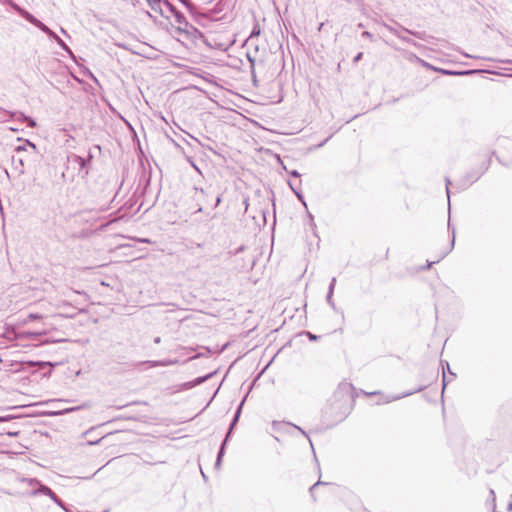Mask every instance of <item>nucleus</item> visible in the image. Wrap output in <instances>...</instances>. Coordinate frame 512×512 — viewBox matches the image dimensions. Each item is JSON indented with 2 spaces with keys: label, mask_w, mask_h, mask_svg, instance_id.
<instances>
[{
  "label": "nucleus",
  "mask_w": 512,
  "mask_h": 512,
  "mask_svg": "<svg viewBox=\"0 0 512 512\" xmlns=\"http://www.w3.org/2000/svg\"><path fill=\"white\" fill-rule=\"evenodd\" d=\"M24 481L27 482L32 487H38L33 492V495L44 494V495L50 497L58 506H60L61 508H64L63 502L56 496V494L49 487L41 484L36 479H25Z\"/></svg>",
  "instance_id": "obj_1"
},
{
  "label": "nucleus",
  "mask_w": 512,
  "mask_h": 512,
  "mask_svg": "<svg viewBox=\"0 0 512 512\" xmlns=\"http://www.w3.org/2000/svg\"><path fill=\"white\" fill-rule=\"evenodd\" d=\"M156 4H158V13L166 18L171 19L172 13L174 12V6L169 3L167 0H156Z\"/></svg>",
  "instance_id": "obj_2"
},
{
  "label": "nucleus",
  "mask_w": 512,
  "mask_h": 512,
  "mask_svg": "<svg viewBox=\"0 0 512 512\" xmlns=\"http://www.w3.org/2000/svg\"><path fill=\"white\" fill-rule=\"evenodd\" d=\"M8 113H9L10 117L16 118L17 121L27 122L28 126L31 128H34L37 125L36 121L33 118L26 116L22 112H8Z\"/></svg>",
  "instance_id": "obj_3"
},
{
  "label": "nucleus",
  "mask_w": 512,
  "mask_h": 512,
  "mask_svg": "<svg viewBox=\"0 0 512 512\" xmlns=\"http://www.w3.org/2000/svg\"><path fill=\"white\" fill-rule=\"evenodd\" d=\"M29 23L33 24L37 28H39L41 31H43L45 34H47L49 37L54 36V32L47 27L44 23H42L40 20H38L33 15L30 16V19L28 20Z\"/></svg>",
  "instance_id": "obj_4"
},
{
  "label": "nucleus",
  "mask_w": 512,
  "mask_h": 512,
  "mask_svg": "<svg viewBox=\"0 0 512 512\" xmlns=\"http://www.w3.org/2000/svg\"><path fill=\"white\" fill-rule=\"evenodd\" d=\"M12 164L14 166V169L19 173H24V160L21 157V155L13 154L12 155Z\"/></svg>",
  "instance_id": "obj_5"
},
{
  "label": "nucleus",
  "mask_w": 512,
  "mask_h": 512,
  "mask_svg": "<svg viewBox=\"0 0 512 512\" xmlns=\"http://www.w3.org/2000/svg\"><path fill=\"white\" fill-rule=\"evenodd\" d=\"M9 5L19 14L21 15L24 19H26L27 21L30 19V16H32L31 13H29L27 10L21 8L19 5H17L16 3L12 2V1H9Z\"/></svg>",
  "instance_id": "obj_6"
},
{
  "label": "nucleus",
  "mask_w": 512,
  "mask_h": 512,
  "mask_svg": "<svg viewBox=\"0 0 512 512\" xmlns=\"http://www.w3.org/2000/svg\"><path fill=\"white\" fill-rule=\"evenodd\" d=\"M172 17L175 18V22L178 24V28L182 29V26H186L187 22L182 13L174 9V12L172 13Z\"/></svg>",
  "instance_id": "obj_7"
},
{
  "label": "nucleus",
  "mask_w": 512,
  "mask_h": 512,
  "mask_svg": "<svg viewBox=\"0 0 512 512\" xmlns=\"http://www.w3.org/2000/svg\"><path fill=\"white\" fill-rule=\"evenodd\" d=\"M50 38L54 39L56 41V43L63 49L65 50L66 52H68L69 54H72L70 48L66 45V43L59 37L57 36L55 33H54V36H51Z\"/></svg>",
  "instance_id": "obj_8"
},
{
  "label": "nucleus",
  "mask_w": 512,
  "mask_h": 512,
  "mask_svg": "<svg viewBox=\"0 0 512 512\" xmlns=\"http://www.w3.org/2000/svg\"><path fill=\"white\" fill-rule=\"evenodd\" d=\"M26 146L31 147L34 151L36 150V146H35V144H33L32 142H30L29 140H27L25 145L18 146V147L15 149V153H14V154L21 155V153H22V152H24V151L26 150Z\"/></svg>",
  "instance_id": "obj_9"
},
{
  "label": "nucleus",
  "mask_w": 512,
  "mask_h": 512,
  "mask_svg": "<svg viewBox=\"0 0 512 512\" xmlns=\"http://www.w3.org/2000/svg\"><path fill=\"white\" fill-rule=\"evenodd\" d=\"M435 71H439L441 72L442 74H445V75H464V74H471L473 73L474 71H464V72H454V71H449V70H445V69H438V68H434Z\"/></svg>",
  "instance_id": "obj_10"
},
{
  "label": "nucleus",
  "mask_w": 512,
  "mask_h": 512,
  "mask_svg": "<svg viewBox=\"0 0 512 512\" xmlns=\"http://www.w3.org/2000/svg\"><path fill=\"white\" fill-rule=\"evenodd\" d=\"M288 185L290 186V188L292 189V191L295 193V195L297 196V198L303 203V205L307 208V205H306V202L304 200V197L303 195L301 194L300 190L295 188L293 186V184L291 182H288Z\"/></svg>",
  "instance_id": "obj_11"
},
{
  "label": "nucleus",
  "mask_w": 512,
  "mask_h": 512,
  "mask_svg": "<svg viewBox=\"0 0 512 512\" xmlns=\"http://www.w3.org/2000/svg\"><path fill=\"white\" fill-rule=\"evenodd\" d=\"M229 435H230V431L228 432L224 442L222 443V446H221L220 451H219L218 456H217L216 466L220 465L221 458H222L223 453H224V447H225V444L227 442V439H228Z\"/></svg>",
  "instance_id": "obj_12"
},
{
  "label": "nucleus",
  "mask_w": 512,
  "mask_h": 512,
  "mask_svg": "<svg viewBox=\"0 0 512 512\" xmlns=\"http://www.w3.org/2000/svg\"><path fill=\"white\" fill-rule=\"evenodd\" d=\"M176 360H162V361H154L153 366H169L176 364Z\"/></svg>",
  "instance_id": "obj_13"
},
{
  "label": "nucleus",
  "mask_w": 512,
  "mask_h": 512,
  "mask_svg": "<svg viewBox=\"0 0 512 512\" xmlns=\"http://www.w3.org/2000/svg\"><path fill=\"white\" fill-rule=\"evenodd\" d=\"M412 58H414L416 61H418L419 63H421V64H422L424 67H426V68L433 69V70H434V68H435V67H433L431 64H429L428 62H426V61H424V60L420 59L419 57H417V56H416V55H414V54H411V59H412Z\"/></svg>",
  "instance_id": "obj_14"
},
{
  "label": "nucleus",
  "mask_w": 512,
  "mask_h": 512,
  "mask_svg": "<svg viewBox=\"0 0 512 512\" xmlns=\"http://www.w3.org/2000/svg\"><path fill=\"white\" fill-rule=\"evenodd\" d=\"M209 377H210V375H207V376H204V377H199V378L195 379L193 382L189 383L188 386L189 387H193L195 385H199L202 382L206 381Z\"/></svg>",
  "instance_id": "obj_15"
},
{
  "label": "nucleus",
  "mask_w": 512,
  "mask_h": 512,
  "mask_svg": "<svg viewBox=\"0 0 512 512\" xmlns=\"http://www.w3.org/2000/svg\"><path fill=\"white\" fill-rule=\"evenodd\" d=\"M398 38L401 39L402 41L406 42V43L412 44V45H414L416 47L418 46V44L416 42H414L412 39H410L408 37L403 36L402 34L398 35Z\"/></svg>",
  "instance_id": "obj_16"
},
{
  "label": "nucleus",
  "mask_w": 512,
  "mask_h": 512,
  "mask_svg": "<svg viewBox=\"0 0 512 512\" xmlns=\"http://www.w3.org/2000/svg\"><path fill=\"white\" fill-rule=\"evenodd\" d=\"M243 405V402L240 404L236 414H235V417L233 419V422L231 423V427H230V430L233 428V426L235 425V423L237 422L238 418H239V415H240V412H241V407Z\"/></svg>",
  "instance_id": "obj_17"
},
{
  "label": "nucleus",
  "mask_w": 512,
  "mask_h": 512,
  "mask_svg": "<svg viewBox=\"0 0 512 512\" xmlns=\"http://www.w3.org/2000/svg\"><path fill=\"white\" fill-rule=\"evenodd\" d=\"M384 26H385V28H386L389 32H391V33H392V34H394L395 36H397V37H398V35H401V33L399 32V30H397L396 28H394V27H392V26H389V25H386V24H385Z\"/></svg>",
  "instance_id": "obj_18"
},
{
  "label": "nucleus",
  "mask_w": 512,
  "mask_h": 512,
  "mask_svg": "<svg viewBox=\"0 0 512 512\" xmlns=\"http://www.w3.org/2000/svg\"><path fill=\"white\" fill-rule=\"evenodd\" d=\"M260 35V27L259 25H255L250 34V38Z\"/></svg>",
  "instance_id": "obj_19"
},
{
  "label": "nucleus",
  "mask_w": 512,
  "mask_h": 512,
  "mask_svg": "<svg viewBox=\"0 0 512 512\" xmlns=\"http://www.w3.org/2000/svg\"><path fill=\"white\" fill-rule=\"evenodd\" d=\"M147 1L149 2L152 11H154L155 13H158V4H156V0H147Z\"/></svg>",
  "instance_id": "obj_20"
},
{
  "label": "nucleus",
  "mask_w": 512,
  "mask_h": 512,
  "mask_svg": "<svg viewBox=\"0 0 512 512\" xmlns=\"http://www.w3.org/2000/svg\"><path fill=\"white\" fill-rule=\"evenodd\" d=\"M335 285H336V278L333 277L331 282H330V284H329V289H328V292H330V294L334 293Z\"/></svg>",
  "instance_id": "obj_21"
},
{
  "label": "nucleus",
  "mask_w": 512,
  "mask_h": 512,
  "mask_svg": "<svg viewBox=\"0 0 512 512\" xmlns=\"http://www.w3.org/2000/svg\"><path fill=\"white\" fill-rule=\"evenodd\" d=\"M108 209H109V205H107V204H103V205L98 206V207H97V208H95L94 210H95L96 212H105V211H107Z\"/></svg>",
  "instance_id": "obj_22"
},
{
  "label": "nucleus",
  "mask_w": 512,
  "mask_h": 512,
  "mask_svg": "<svg viewBox=\"0 0 512 512\" xmlns=\"http://www.w3.org/2000/svg\"><path fill=\"white\" fill-rule=\"evenodd\" d=\"M332 296L333 294H330V292L327 293V297H326V300L328 302V304L332 307H335V303L334 301L332 300Z\"/></svg>",
  "instance_id": "obj_23"
},
{
  "label": "nucleus",
  "mask_w": 512,
  "mask_h": 512,
  "mask_svg": "<svg viewBox=\"0 0 512 512\" xmlns=\"http://www.w3.org/2000/svg\"><path fill=\"white\" fill-rule=\"evenodd\" d=\"M83 407H85V405H83ZM81 408H82V406H81ZM78 409H80V407L67 408V409L63 410L62 412H59L58 414L69 413L72 411H76Z\"/></svg>",
  "instance_id": "obj_24"
},
{
  "label": "nucleus",
  "mask_w": 512,
  "mask_h": 512,
  "mask_svg": "<svg viewBox=\"0 0 512 512\" xmlns=\"http://www.w3.org/2000/svg\"><path fill=\"white\" fill-rule=\"evenodd\" d=\"M490 496H491V501H492V505H493V508H495L496 506V496H495V492L494 490H490Z\"/></svg>",
  "instance_id": "obj_25"
},
{
  "label": "nucleus",
  "mask_w": 512,
  "mask_h": 512,
  "mask_svg": "<svg viewBox=\"0 0 512 512\" xmlns=\"http://www.w3.org/2000/svg\"><path fill=\"white\" fill-rule=\"evenodd\" d=\"M135 240L139 243H146V244H151L152 241L148 238H135Z\"/></svg>",
  "instance_id": "obj_26"
},
{
  "label": "nucleus",
  "mask_w": 512,
  "mask_h": 512,
  "mask_svg": "<svg viewBox=\"0 0 512 512\" xmlns=\"http://www.w3.org/2000/svg\"><path fill=\"white\" fill-rule=\"evenodd\" d=\"M28 318H29L30 320H38V319H41V318H42V316H41L40 314H34V313H31V314H29V315H28Z\"/></svg>",
  "instance_id": "obj_27"
},
{
  "label": "nucleus",
  "mask_w": 512,
  "mask_h": 512,
  "mask_svg": "<svg viewBox=\"0 0 512 512\" xmlns=\"http://www.w3.org/2000/svg\"><path fill=\"white\" fill-rule=\"evenodd\" d=\"M410 394H411V393H405V394H403L402 396H395V397H391L390 399H388V400H387V402H391V401H394V400H398V399H400V398H402V397H405V396H408V395H410Z\"/></svg>",
  "instance_id": "obj_28"
},
{
  "label": "nucleus",
  "mask_w": 512,
  "mask_h": 512,
  "mask_svg": "<svg viewBox=\"0 0 512 512\" xmlns=\"http://www.w3.org/2000/svg\"><path fill=\"white\" fill-rule=\"evenodd\" d=\"M308 217H309V223H310V226H311L312 228H315V227H316V224H315V222H314V218H313L312 214L308 213Z\"/></svg>",
  "instance_id": "obj_29"
},
{
  "label": "nucleus",
  "mask_w": 512,
  "mask_h": 512,
  "mask_svg": "<svg viewBox=\"0 0 512 512\" xmlns=\"http://www.w3.org/2000/svg\"><path fill=\"white\" fill-rule=\"evenodd\" d=\"M362 37H364V38H368V39H370V40H372V39H373V35H372L369 31H364V32L362 33Z\"/></svg>",
  "instance_id": "obj_30"
},
{
  "label": "nucleus",
  "mask_w": 512,
  "mask_h": 512,
  "mask_svg": "<svg viewBox=\"0 0 512 512\" xmlns=\"http://www.w3.org/2000/svg\"><path fill=\"white\" fill-rule=\"evenodd\" d=\"M325 483L324 482H321V481H318L316 482L311 488H310V492L313 494V491L314 489L319 486V485H324Z\"/></svg>",
  "instance_id": "obj_31"
},
{
  "label": "nucleus",
  "mask_w": 512,
  "mask_h": 512,
  "mask_svg": "<svg viewBox=\"0 0 512 512\" xmlns=\"http://www.w3.org/2000/svg\"><path fill=\"white\" fill-rule=\"evenodd\" d=\"M445 181H446L447 196L449 197V185H450L451 182H450V179L448 177L445 179Z\"/></svg>",
  "instance_id": "obj_32"
},
{
  "label": "nucleus",
  "mask_w": 512,
  "mask_h": 512,
  "mask_svg": "<svg viewBox=\"0 0 512 512\" xmlns=\"http://www.w3.org/2000/svg\"><path fill=\"white\" fill-rule=\"evenodd\" d=\"M454 242H455V235L453 234V237H452V241H451L450 248L448 249V251H447L444 255H446L448 252H450V251H451V249H452V248H453V246H454Z\"/></svg>",
  "instance_id": "obj_33"
},
{
  "label": "nucleus",
  "mask_w": 512,
  "mask_h": 512,
  "mask_svg": "<svg viewBox=\"0 0 512 512\" xmlns=\"http://www.w3.org/2000/svg\"><path fill=\"white\" fill-rule=\"evenodd\" d=\"M290 175L293 176V177H300V173L296 170H292L290 171Z\"/></svg>",
  "instance_id": "obj_34"
},
{
  "label": "nucleus",
  "mask_w": 512,
  "mask_h": 512,
  "mask_svg": "<svg viewBox=\"0 0 512 512\" xmlns=\"http://www.w3.org/2000/svg\"><path fill=\"white\" fill-rule=\"evenodd\" d=\"M363 53L360 52L354 57V62H358L362 58Z\"/></svg>",
  "instance_id": "obj_35"
},
{
  "label": "nucleus",
  "mask_w": 512,
  "mask_h": 512,
  "mask_svg": "<svg viewBox=\"0 0 512 512\" xmlns=\"http://www.w3.org/2000/svg\"><path fill=\"white\" fill-rule=\"evenodd\" d=\"M194 189H195V191H196L197 193H200V194H202V195H206V192H205V190H204V189H202V188H200V189H199V188H197V187H195Z\"/></svg>",
  "instance_id": "obj_36"
},
{
  "label": "nucleus",
  "mask_w": 512,
  "mask_h": 512,
  "mask_svg": "<svg viewBox=\"0 0 512 512\" xmlns=\"http://www.w3.org/2000/svg\"><path fill=\"white\" fill-rule=\"evenodd\" d=\"M77 160H78V162H79V164H80L81 166H84V165H85V160H84L83 158H81V157H77Z\"/></svg>",
  "instance_id": "obj_37"
},
{
  "label": "nucleus",
  "mask_w": 512,
  "mask_h": 512,
  "mask_svg": "<svg viewBox=\"0 0 512 512\" xmlns=\"http://www.w3.org/2000/svg\"><path fill=\"white\" fill-rule=\"evenodd\" d=\"M222 201V198L221 196H218L217 199H216V202H215V207H217Z\"/></svg>",
  "instance_id": "obj_38"
},
{
  "label": "nucleus",
  "mask_w": 512,
  "mask_h": 512,
  "mask_svg": "<svg viewBox=\"0 0 512 512\" xmlns=\"http://www.w3.org/2000/svg\"><path fill=\"white\" fill-rule=\"evenodd\" d=\"M160 342H161V338L160 337H156L154 339V343L159 344Z\"/></svg>",
  "instance_id": "obj_39"
},
{
  "label": "nucleus",
  "mask_w": 512,
  "mask_h": 512,
  "mask_svg": "<svg viewBox=\"0 0 512 512\" xmlns=\"http://www.w3.org/2000/svg\"><path fill=\"white\" fill-rule=\"evenodd\" d=\"M445 386H446V377H445V374L443 375V390L445 389Z\"/></svg>",
  "instance_id": "obj_40"
},
{
  "label": "nucleus",
  "mask_w": 512,
  "mask_h": 512,
  "mask_svg": "<svg viewBox=\"0 0 512 512\" xmlns=\"http://www.w3.org/2000/svg\"><path fill=\"white\" fill-rule=\"evenodd\" d=\"M192 166H193V168H194L196 171H198V172L200 173V170H199V168L197 167V165H196V164L192 163Z\"/></svg>",
  "instance_id": "obj_41"
},
{
  "label": "nucleus",
  "mask_w": 512,
  "mask_h": 512,
  "mask_svg": "<svg viewBox=\"0 0 512 512\" xmlns=\"http://www.w3.org/2000/svg\"><path fill=\"white\" fill-rule=\"evenodd\" d=\"M9 436H16L18 433L17 432H8L7 433Z\"/></svg>",
  "instance_id": "obj_42"
},
{
  "label": "nucleus",
  "mask_w": 512,
  "mask_h": 512,
  "mask_svg": "<svg viewBox=\"0 0 512 512\" xmlns=\"http://www.w3.org/2000/svg\"><path fill=\"white\" fill-rule=\"evenodd\" d=\"M507 510L512 511V502L508 504Z\"/></svg>",
  "instance_id": "obj_43"
},
{
  "label": "nucleus",
  "mask_w": 512,
  "mask_h": 512,
  "mask_svg": "<svg viewBox=\"0 0 512 512\" xmlns=\"http://www.w3.org/2000/svg\"><path fill=\"white\" fill-rule=\"evenodd\" d=\"M403 31H405V32H407V33H411V34H413V35H416V33H413V32H411L410 30L405 29V28H403Z\"/></svg>",
  "instance_id": "obj_44"
},
{
  "label": "nucleus",
  "mask_w": 512,
  "mask_h": 512,
  "mask_svg": "<svg viewBox=\"0 0 512 512\" xmlns=\"http://www.w3.org/2000/svg\"><path fill=\"white\" fill-rule=\"evenodd\" d=\"M248 59H249V62L251 63V65L253 66L254 65V60L250 56H248Z\"/></svg>",
  "instance_id": "obj_45"
},
{
  "label": "nucleus",
  "mask_w": 512,
  "mask_h": 512,
  "mask_svg": "<svg viewBox=\"0 0 512 512\" xmlns=\"http://www.w3.org/2000/svg\"><path fill=\"white\" fill-rule=\"evenodd\" d=\"M10 129H11V131H14V132H18V131H19V129H18V128H16V127H12V128H10Z\"/></svg>",
  "instance_id": "obj_46"
},
{
  "label": "nucleus",
  "mask_w": 512,
  "mask_h": 512,
  "mask_svg": "<svg viewBox=\"0 0 512 512\" xmlns=\"http://www.w3.org/2000/svg\"><path fill=\"white\" fill-rule=\"evenodd\" d=\"M203 208L202 206H199L196 212H202Z\"/></svg>",
  "instance_id": "obj_47"
},
{
  "label": "nucleus",
  "mask_w": 512,
  "mask_h": 512,
  "mask_svg": "<svg viewBox=\"0 0 512 512\" xmlns=\"http://www.w3.org/2000/svg\"><path fill=\"white\" fill-rule=\"evenodd\" d=\"M309 337H310V339H312V340H313V339H316V336H314V335H312V334H310V333H309Z\"/></svg>",
  "instance_id": "obj_48"
},
{
  "label": "nucleus",
  "mask_w": 512,
  "mask_h": 512,
  "mask_svg": "<svg viewBox=\"0 0 512 512\" xmlns=\"http://www.w3.org/2000/svg\"><path fill=\"white\" fill-rule=\"evenodd\" d=\"M323 26H324V24H323V23H321V24L319 25L318 30L320 31V30L322 29V27H323Z\"/></svg>",
  "instance_id": "obj_49"
},
{
  "label": "nucleus",
  "mask_w": 512,
  "mask_h": 512,
  "mask_svg": "<svg viewBox=\"0 0 512 512\" xmlns=\"http://www.w3.org/2000/svg\"><path fill=\"white\" fill-rule=\"evenodd\" d=\"M2 420H3V419H2V418H0V421H2Z\"/></svg>",
  "instance_id": "obj_50"
}]
</instances>
